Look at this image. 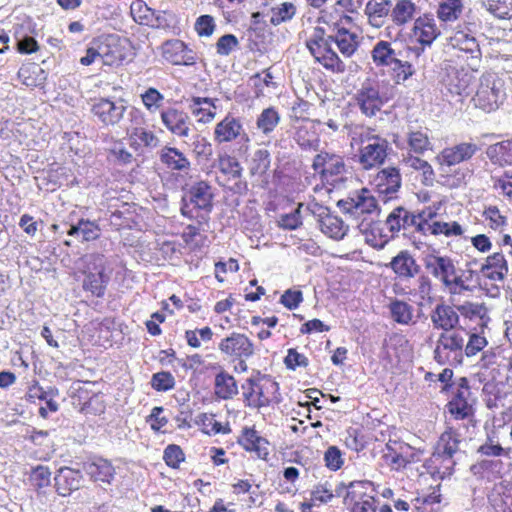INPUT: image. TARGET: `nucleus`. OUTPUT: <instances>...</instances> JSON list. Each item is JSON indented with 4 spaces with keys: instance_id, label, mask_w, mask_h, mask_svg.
<instances>
[{
    "instance_id": "obj_1",
    "label": "nucleus",
    "mask_w": 512,
    "mask_h": 512,
    "mask_svg": "<svg viewBox=\"0 0 512 512\" xmlns=\"http://www.w3.org/2000/svg\"><path fill=\"white\" fill-rule=\"evenodd\" d=\"M461 441V435L452 428H448L441 434L433 458L435 461L442 460L445 470L441 472L440 469H437L432 472L433 476L443 479L445 476L452 475L454 466L464 454L459 448Z\"/></svg>"
},
{
    "instance_id": "obj_2",
    "label": "nucleus",
    "mask_w": 512,
    "mask_h": 512,
    "mask_svg": "<svg viewBox=\"0 0 512 512\" xmlns=\"http://www.w3.org/2000/svg\"><path fill=\"white\" fill-rule=\"evenodd\" d=\"M85 263L83 289L91 292L93 296L103 297L109 277L105 275V257L99 253L84 256Z\"/></svg>"
},
{
    "instance_id": "obj_3",
    "label": "nucleus",
    "mask_w": 512,
    "mask_h": 512,
    "mask_svg": "<svg viewBox=\"0 0 512 512\" xmlns=\"http://www.w3.org/2000/svg\"><path fill=\"white\" fill-rule=\"evenodd\" d=\"M312 168L320 175L322 181L333 186L343 182L345 175L351 174L343 157L325 151L320 152L314 157Z\"/></svg>"
},
{
    "instance_id": "obj_4",
    "label": "nucleus",
    "mask_w": 512,
    "mask_h": 512,
    "mask_svg": "<svg viewBox=\"0 0 512 512\" xmlns=\"http://www.w3.org/2000/svg\"><path fill=\"white\" fill-rule=\"evenodd\" d=\"M212 187L206 181L193 183L182 197L181 214L187 218L194 217V210L210 213L213 208Z\"/></svg>"
},
{
    "instance_id": "obj_5",
    "label": "nucleus",
    "mask_w": 512,
    "mask_h": 512,
    "mask_svg": "<svg viewBox=\"0 0 512 512\" xmlns=\"http://www.w3.org/2000/svg\"><path fill=\"white\" fill-rule=\"evenodd\" d=\"M504 93L500 88V81L494 73H484L479 79V86L473 97L475 106L485 112L498 109Z\"/></svg>"
},
{
    "instance_id": "obj_6",
    "label": "nucleus",
    "mask_w": 512,
    "mask_h": 512,
    "mask_svg": "<svg viewBox=\"0 0 512 512\" xmlns=\"http://www.w3.org/2000/svg\"><path fill=\"white\" fill-rule=\"evenodd\" d=\"M337 206L344 214L359 219L362 215L371 214L377 209V200L369 190L363 188L339 200Z\"/></svg>"
},
{
    "instance_id": "obj_7",
    "label": "nucleus",
    "mask_w": 512,
    "mask_h": 512,
    "mask_svg": "<svg viewBox=\"0 0 512 512\" xmlns=\"http://www.w3.org/2000/svg\"><path fill=\"white\" fill-rule=\"evenodd\" d=\"M127 110V102L118 98H99L92 105L91 112L105 126H114L118 124Z\"/></svg>"
},
{
    "instance_id": "obj_8",
    "label": "nucleus",
    "mask_w": 512,
    "mask_h": 512,
    "mask_svg": "<svg viewBox=\"0 0 512 512\" xmlns=\"http://www.w3.org/2000/svg\"><path fill=\"white\" fill-rule=\"evenodd\" d=\"M463 348L464 338L459 333H441L434 349V359L438 364L444 365L450 361V354L453 353L454 360L460 362Z\"/></svg>"
},
{
    "instance_id": "obj_9",
    "label": "nucleus",
    "mask_w": 512,
    "mask_h": 512,
    "mask_svg": "<svg viewBox=\"0 0 512 512\" xmlns=\"http://www.w3.org/2000/svg\"><path fill=\"white\" fill-rule=\"evenodd\" d=\"M237 139L246 143L250 142V138L243 128L241 120L232 114H227L214 129V140L221 143L232 142Z\"/></svg>"
},
{
    "instance_id": "obj_10",
    "label": "nucleus",
    "mask_w": 512,
    "mask_h": 512,
    "mask_svg": "<svg viewBox=\"0 0 512 512\" xmlns=\"http://www.w3.org/2000/svg\"><path fill=\"white\" fill-rule=\"evenodd\" d=\"M423 264L425 269L444 286L450 285L449 278L456 273V267L450 257L435 253L426 254L423 257Z\"/></svg>"
},
{
    "instance_id": "obj_11",
    "label": "nucleus",
    "mask_w": 512,
    "mask_h": 512,
    "mask_svg": "<svg viewBox=\"0 0 512 512\" xmlns=\"http://www.w3.org/2000/svg\"><path fill=\"white\" fill-rule=\"evenodd\" d=\"M356 100L361 112L368 117L375 116L384 105V100L380 96L377 85L372 84L370 81L362 84L361 88L357 91Z\"/></svg>"
},
{
    "instance_id": "obj_12",
    "label": "nucleus",
    "mask_w": 512,
    "mask_h": 512,
    "mask_svg": "<svg viewBox=\"0 0 512 512\" xmlns=\"http://www.w3.org/2000/svg\"><path fill=\"white\" fill-rule=\"evenodd\" d=\"M161 121L172 134L187 138L191 132V119L189 115L174 107H168L161 111Z\"/></svg>"
},
{
    "instance_id": "obj_13",
    "label": "nucleus",
    "mask_w": 512,
    "mask_h": 512,
    "mask_svg": "<svg viewBox=\"0 0 512 512\" xmlns=\"http://www.w3.org/2000/svg\"><path fill=\"white\" fill-rule=\"evenodd\" d=\"M218 347L222 353L238 359L250 358L254 354V345L250 339L236 332L222 339Z\"/></svg>"
},
{
    "instance_id": "obj_14",
    "label": "nucleus",
    "mask_w": 512,
    "mask_h": 512,
    "mask_svg": "<svg viewBox=\"0 0 512 512\" xmlns=\"http://www.w3.org/2000/svg\"><path fill=\"white\" fill-rule=\"evenodd\" d=\"M163 57L173 65L191 66L196 63V54L183 41L178 39L164 43Z\"/></svg>"
},
{
    "instance_id": "obj_15",
    "label": "nucleus",
    "mask_w": 512,
    "mask_h": 512,
    "mask_svg": "<svg viewBox=\"0 0 512 512\" xmlns=\"http://www.w3.org/2000/svg\"><path fill=\"white\" fill-rule=\"evenodd\" d=\"M389 149V142L386 138L377 140L374 143L365 144L360 149L359 163L364 169H371L384 163Z\"/></svg>"
},
{
    "instance_id": "obj_16",
    "label": "nucleus",
    "mask_w": 512,
    "mask_h": 512,
    "mask_svg": "<svg viewBox=\"0 0 512 512\" xmlns=\"http://www.w3.org/2000/svg\"><path fill=\"white\" fill-rule=\"evenodd\" d=\"M54 482L58 495L66 497L82 486L83 475L80 470L61 467L54 477Z\"/></svg>"
},
{
    "instance_id": "obj_17",
    "label": "nucleus",
    "mask_w": 512,
    "mask_h": 512,
    "mask_svg": "<svg viewBox=\"0 0 512 512\" xmlns=\"http://www.w3.org/2000/svg\"><path fill=\"white\" fill-rule=\"evenodd\" d=\"M320 47L311 48V54L315 61L320 63L326 70L333 73H344L346 70L345 63L340 59L336 51L332 48L334 42H323Z\"/></svg>"
},
{
    "instance_id": "obj_18",
    "label": "nucleus",
    "mask_w": 512,
    "mask_h": 512,
    "mask_svg": "<svg viewBox=\"0 0 512 512\" xmlns=\"http://www.w3.org/2000/svg\"><path fill=\"white\" fill-rule=\"evenodd\" d=\"M388 267L401 279H412L421 272V266L408 250H401Z\"/></svg>"
},
{
    "instance_id": "obj_19",
    "label": "nucleus",
    "mask_w": 512,
    "mask_h": 512,
    "mask_svg": "<svg viewBox=\"0 0 512 512\" xmlns=\"http://www.w3.org/2000/svg\"><path fill=\"white\" fill-rule=\"evenodd\" d=\"M478 150V145L472 142H463L447 147L440 154L441 163L447 166L457 165L471 159Z\"/></svg>"
},
{
    "instance_id": "obj_20",
    "label": "nucleus",
    "mask_w": 512,
    "mask_h": 512,
    "mask_svg": "<svg viewBox=\"0 0 512 512\" xmlns=\"http://www.w3.org/2000/svg\"><path fill=\"white\" fill-rule=\"evenodd\" d=\"M431 322L436 329L445 332L455 329L459 324V315L454 307L439 303L431 312Z\"/></svg>"
},
{
    "instance_id": "obj_21",
    "label": "nucleus",
    "mask_w": 512,
    "mask_h": 512,
    "mask_svg": "<svg viewBox=\"0 0 512 512\" xmlns=\"http://www.w3.org/2000/svg\"><path fill=\"white\" fill-rule=\"evenodd\" d=\"M417 222L416 214L410 212L406 208L399 206L393 209L386 219V225L389 231L393 234L399 233L401 230L404 233L411 228H414Z\"/></svg>"
},
{
    "instance_id": "obj_22",
    "label": "nucleus",
    "mask_w": 512,
    "mask_h": 512,
    "mask_svg": "<svg viewBox=\"0 0 512 512\" xmlns=\"http://www.w3.org/2000/svg\"><path fill=\"white\" fill-rule=\"evenodd\" d=\"M379 194H384L383 201L386 202V196L396 193L401 187V175L397 168L387 167L378 172L375 179Z\"/></svg>"
},
{
    "instance_id": "obj_23",
    "label": "nucleus",
    "mask_w": 512,
    "mask_h": 512,
    "mask_svg": "<svg viewBox=\"0 0 512 512\" xmlns=\"http://www.w3.org/2000/svg\"><path fill=\"white\" fill-rule=\"evenodd\" d=\"M84 470L94 482L111 484L115 477V468L110 461L103 458L85 463Z\"/></svg>"
},
{
    "instance_id": "obj_24",
    "label": "nucleus",
    "mask_w": 512,
    "mask_h": 512,
    "mask_svg": "<svg viewBox=\"0 0 512 512\" xmlns=\"http://www.w3.org/2000/svg\"><path fill=\"white\" fill-rule=\"evenodd\" d=\"M98 48L99 58H101L104 65H115L122 62L124 55L114 36H108L104 40L94 43Z\"/></svg>"
},
{
    "instance_id": "obj_25",
    "label": "nucleus",
    "mask_w": 512,
    "mask_h": 512,
    "mask_svg": "<svg viewBox=\"0 0 512 512\" xmlns=\"http://www.w3.org/2000/svg\"><path fill=\"white\" fill-rule=\"evenodd\" d=\"M319 217V226L325 235L335 240H341L346 236L349 226L340 217L330 214L328 210Z\"/></svg>"
},
{
    "instance_id": "obj_26",
    "label": "nucleus",
    "mask_w": 512,
    "mask_h": 512,
    "mask_svg": "<svg viewBox=\"0 0 512 512\" xmlns=\"http://www.w3.org/2000/svg\"><path fill=\"white\" fill-rule=\"evenodd\" d=\"M242 389L246 406L259 409L270 404L269 398L265 396L263 388L258 384L257 380L248 378L242 384Z\"/></svg>"
},
{
    "instance_id": "obj_27",
    "label": "nucleus",
    "mask_w": 512,
    "mask_h": 512,
    "mask_svg": "<svg viewBox=\"0 0 512 512\" xmlns=\"http://www.w3.org/2000/svg\"><path fill=\"white\" fill-rule=\"evenodd\" d=\"M481 273L492 281H502L508 273V265L502 253H494L487 257L481 266Z\"/></svg>"
},
{
    "instance_id": "obj_28",
    "label": "nucleus",
    "mask_w": 512,
    "mask_h": 512,
    "mask_svg": "<svg viewBox=\"0 0 512 512\" xmlns=\"http://www.w3.org/2000/svg\"><path fill=\"white\" fill-rule=\"evenodd\" d=\"M239 443L246 451H253L261 459H266L269 454L268 441L259 436L253 428H244Z\"/></svg>"
},
{
    "instance_id": "obj_29",
    "label": "nucleus",
    "mask_w": 512,
    "mask_h": 512,
    "mask_svg": "<svg viewBox=\"0 0 512 512\" xmlns=\"http://www.w3.org/2000/svg\"><path fill=\"white\" fill-rule=\"evenodd\" d=\"M238 385L235 378L225 370L221 369L215 375L214 395L221 400H230L238 394Z\"/></svg>"
},
{
    "instance_id": "obj_30",
    "label": "nucleus",
    "mask_w": 512,
    "mask_h": 512,
    "mask_svg": "<svg viewBox=\"0 0 512 512\" xmlns=\"http://www.w3.org/2000/svg\"><path fill=\"white\" fill-rule=\"evenodd\" d=\"M372 59L377 66H392L399 57H404L402 51H397L387 41H379L371 51Z\"/></svg>"
},
{
    "instance_id": "obj_31",
    "label": "nucleus",
    "mask_w": 512,
    "mask_h": 512,
    "mask_svg": "<svg viewBox=\"0 0 512 512\" xmlns=\"http://www.w3.org/2000/svg\"><path fill=\"white\" fill-rule=\"evenodd\" d=\"M66 233L68 236L81 239V241H93L99 238L101 229L94 221L80 219L76 224L69 225Z\"/></svg>"
},
{
    "instance_id": "obj_32",
    "label": "nucleus",
    "mask_w": 512,
    "mask_h": 512,
    "mask_svg": "<svg viewBox=\"0 0 512 512\" xmlns=\"http://www.w3.org/2000/svg\"><path fill=\"white\" fill-rule=\"evenodd\" d=\"M391 5L390 0H382L381 2L368 1L365 7V14L368 16L370 24L377 28L383 26L385 18L390 16Z\"/></svg>"
},
{
    "instance_id": "obj_33",
    "label": "nucleus",
    "mask_w": 512,
    "mask_h": 512,
    "mask_svg": "<svg viewBox=\"0 0 512 512\" xmlns=\"http://www.w3.org/2000/svg\"><path fill=\"white\" fill-rule=\"evenodd\" d=\"M414 34L422 45H431L440 34L434 19L423 17L418 18L414 23Z\"/></svg>"
},
{
    "instance_id": "obj_34",
    "label": "nucleus",
    "mask_w": 512,
    "mask_h": 512,
    "mask_svg": "<svg viewBox=\"0 0 512 512\" xmlns=\"http://www.w3.org/2000/svg\"><path fill=\"white\" fill-rule=\"evenodd\" d=\"M389 312L393 321L401 325L415 324L414 308L408 302L399 299H393L389 305Z\"/></svg>"
},
{
    "instance_id": "obj_35",
    "label": "nucleus",
    "mask_w": 512,
    "mask_h": 512,
    "mask_svg": "<svg viewBox=\"0 0 512 512\" xmlns=\"http://www.w3.org/2000/svg\"><path fill=\"white\" fill-rule=\"evenodd\" d=\"M160 159L169 169L186 171L190 169V161L177 148L165 146L160 153Z\"/></svg>"
},
{
    "instance_id": "obj_36",
    "label": "nucleus",
    "mask_w": 512,
    "mask_h": 512,
    "mask_svg": "<svg viewBox=\"0 0 512 512\" xmlns=\"http://www.w3.org/2000/svg\"><path fill=\"white\" fill-rule=\"evenodd\" d=\"M486 153L494 164L500 166L512 165V139L490 145Z\"/></svg>"
},
{
    "instance_id": "obj_37",
    "label": "nucleus",
    "mask_w": 512,
    "mask_h": 512,
    "mask_svg": "<svg viewBox=\"0 0 512 512\" xmlns=\"http://www.w3.org/2000/svg\"><path fill=\"white\" fill-rule=\"evenodd\" d=\"M464 9L462 0H440L437 16L443 22H454L461 16Z\"/></svg>"
},
{
    "instance_id": "obj_38",
    "label": "nucleus",
    "mask_w": 512,
    "mask_h": 512,
    "mask_svg": "<svg viewBox=\"0 0 512 512\" xmlns=\"http://www.w3.org/2000/svg\"><path fill=\"white\" fill-rule=\"evenodd\" d=\"M296 6L292 2H283L277 6L271 7L267 15L270 17V23L278 26L290 21L296 14Z\"/></svg>"
},
{
    "instance_id": "obj_39",
    "label": "nucleus",
    "mask_w": 512,
    "mask_h": 512,
    "mask_svg": "<svg viewBox=\"0 0 512 512\" xmlns=\"http://www.w3.org/2000/svg\"><path fill=\"white\" fill-rule=\"evenodd\" d=\"M415 5L411 0H399L390 12V18L397 26L409 22L414 15Z\"/></svg>"
},
{
    "instance_id": "obj_40",
    "label": "nucleus",
    "mask_w": 512,
    "mask_h": 512,
    "mask_svg": "<svg viewBox=\"0 0 512 512\" xmlns=\"http://www.w3.org/2000/svg\"><path fill=\"white\" fill-rule=\"evenodd\" d=\"M280 122V115L274 107L264 109L256 120V127L264 135H269L274 131Z\"/></svg>"
},
{
    "instance_id": "obj_41",
    "label": "nucleus",
    "mask_w": 512,
    "mask_h": 512,
    "mask_svg": "<svg viewBox=\"0 0 512 512\" xmlns=\"http://www.w3.org/2000/svg\"><path fill=\"white\" fill-rule=\"evenodd\" d=\"M454 45L457 46L461 51L469 53L471 59L479 61L481 51L476 39L464 32H457L453 37Z\"/></svg>"
},
{
    "instance_id": "obj_42",
    "label": "nucleus",
    "mask_w": 512,
    "mask_h": 512,
    "mask_svg": "<svg viewBox=\"0 0 512 512\" xmlns=\"http://www.w3.org/2000/svg\"><path fill=\"white\" fill-rule=\"evenodd\" d=\"M483 7L498 19L512 18V0H482Z\"/></svg>"
},
{
    "instance_id": "obj_43",
    "label": "nucleus",
    "mask_w": 512,
    "mask_h": 512,
    "mask_svg": "<svg viewBox=\"0 0 512 512\" xmlns=\"http://www.w3.org/2000/svg\"><path fill=\"white\" fill-rule=\"evenodd\" d=\"M411 295H415L420 302L418 306H422L423 302L431 303L433 301L432 296V281L426 274H421L415 283V288L410 291Z\"/></svg>"
},
{
    "instance_id": "obj_44",
    "label": "nucleus",
    "mask_w": 512,
    "mask_h": 512,
    "mask_svg": "<svg viewBox=\"0 0 512 512\" xmlns=\"http://www.w3.org/2000/svg\"><path fill=\"white\" fill-rule=\"evenodd\" d=\"M216 167L233 179H239L242 176L243 169L239 161L226 153L218 156Z\"/></svg>"
},
{
    "instance_id": "obj_45",
    "label": "nucleus",
    "mask_w": 512,
    "mask_h": 512,
    "mask_svg": "<svg viewBox=\"0 0 512 512\" xmlns=\"http://www.w3.org/2000/svg\"><path fill=\"white\" fill-rule=\"evenodd\" d=\"M271 163V156L267 149H258L253 153L251 164H250V174L251 175H264Z\"/></svg>"
},
{
    "instance_id": "obj_46",
    "label": "nucleus",
    "mask_w": 512,
    "mask_h": 512,
    "mask_svg": "<svg viewBox=\"0 0 512 512\" xmlns=\"http://www.w3.org/2000/svg\"><path fill=\"white\" fill-rule=\"evenodd\" d=\"M154 11L142 0H136L130 6V14L133 20L140 25L149 26L153 21Z\"/></svg>"
},
{
    "instance_id": "obj_47",
    "label": "nucleus",
    "mask_w": 512,
    "mask_h": 512,
    "mask_svg": "<svg viewBox=\"0 0 512 512\" xmlns=\"http://www.w3.org/2000/svg\"><path fill=\"white\" fill-rule=\"evenodd\" d=\"M29 480L38 491L44 489L51 484V471L44 465L32 467Z\"/></svg>"
},
{
    "instance_id": "obj_48",
    "label": "nucleus",
    "mask_w": 512,
    "mask_h": 512,
    "mask_svg": "<svg viewBox=\"0 0 512 512\" xmlns=\"http://www.w3.org/2000/svg\"><path fill=\"white\" fill-rule=\"evenodd\" d=\"M370 485L369 481H354L351 482L347 487L346 495L344 496V504L350 505V503L357 500H363L369 497L366 494V488Z\"/></svg>"
},
{
    "instance_id": "obj_49",
    "label": "nucleus",
    "mask_w": 512,
    "mask_h": 512,
    "mask_svg": "<svg viewBox=\"0 0 512 512\" xmlns=\"http://www.w3.org/2000/svg\"><path fill=\"white\" fill-rule=\"evenodd\" d=\"M430 229V234L432 235H440L444 234L445 236H460L463 233L462 227L457 222L447 223V222H439L435 221L431 223V226H428Z\"/></svg>"
},
{
    "instance_id": "obj_50",
    "label": "nucleus",
    "mask_w": 512,
    "mask_h": 512,
    "mask_svg": "<svg viewBox=\"0 0 512 512\" xmlns=\"http://www.w3.org/2000/svg\"><path fill=\"white\" fill-rule=\"evenodd\" d=\"M408 144L412 151L422 154L430 147L428 134L424 131H410L408 133Z\"/></svg>"
},
{
    "instance_id": "obj_51",
    "label": "nucleus",
    "mask_w": 512,
    "mask_h": 512,
    "mask_svg": "<svg viewBox=\"0 0 512 512\" xmlns=\"http://www.w3.org/2000/svg\"><path fill=\"white\" fill-rule=\"evenodd\" d=\"M403 58L404 57H399L396 62L390 66L394 72V78L397 84L405 82L415 73L412 64L407 60H403Z\"/></svg>"
},
{
    "instance_id": "obj_52",
    "label": "nucleus",
    "mask_w": 512,
    "mask_h": 512,
    "mask_svg": "<svg viewBox=\"0 0 512 512\" xmlns=\"http://www.w3.org/2000/svg\"><path fill=\"white\" fill-rule=\"evenodd\" d=\"M151 385L156 391H168L174 388L175 379L170 372L161 371L153 374Z\"/></svg>"
},
{
    "instance_id": "obj_53",
    "label": "nucleus",
    "mask_w": 512,
    "mask_h": 512,
    "mask_svg": "<svg viewBox=\"0 0 512 512\" xmlns=\"http://www.w3.org/2000/svg\"><path fill=\"white\" fill-rule=\"evenodd\" d=\"M191 146L195 155L200 159L209 160L212 156V145L205 137L195 135Z\"/></svg>"
},
{
    "instance_id": "obj_54",
    "label": "nucleus",
    "mask_w": 512,
    "mask_h": 512,
    "mask_svg": "<svg viewBox=\"0 0 512 512\" xmlns=\"http://www.w3.org/2000/svg\"><path fill=\"white\" fill-rule=\"evenodd\" d=\"M163 459L169 467L178 468L180 463L184 461L185 456L178 445L170 444L164 450Z\"/></svg>"
},
{
    "instance_id": "obj_55",
    "label": "nucleus",
    "mask_w": 512,
    "mask_h": 512,
    "mask_svg": "<svg viewBox=\"0 0 512 512\" xmlns=\"http://www.w3.org/2000/svg\"><path fill=\"white\" fill-rule=\"evenodd\" d=\"M142 102L150 112H155L160 108L164 96L155 88H148L142 95Z\"/></svg>"
},
{
    "instance_id": "obj_56",
    "label": "nucleus",
    "mask_w": 512,
    "mask_h": 512,
    "mask_svg": "<svg viewBox=\"0 0 512 512\" xmlns=\"http://www.w3.org/2000/svg\"><path fill=\"white\" fill-rule=\"evenodd\" d=\"M301 225L300 206L290 213L280 215L278 220V226L286 230H295Z\"/></svg>"
},
{
    "instance_id": "obj_57",
    "label": "nucleus",
    "mask_w": 512,
    "mask_h": 512,
    "mask_svg": "<svg viewBox=\"0 0 512 512\" xmlns=\"http://www.w3.org/2000/svg\"><path fill=\"white\" fill-rule=\"evenodd\" d=\"M239 46L237 37L233 34L221 36L216 43V51L221 56H228Z\"/></svg>"
},
{
    "instance_id": "obj_58",
    "label": "nucleus",
    "mask_w": 512,
    "mask_h": 512,
    "mask_svg": "<svg viewBox=\"0 0 512 512\" xmlns=\"http://www.w3.org/2000/svg\"><path fill=\"white\" fill-rule=\"evenodd\" d=\"M346 38L333 37V42L337 45L339 51L345 57L352 56L357 50L358 36H345Z\"/></svg>"
},
{
    "instance_id": "obj_59",
    "label": "nucleus",
    "mask_w": 512,
    "mask_h": 512,
    "mask_svg": "<svg viewBox=\"0 0 512 512\" xmlns=\"http://www.w3.org/2000/svg\"><path fill=\"white\" fill-rule=\"evenodd\" d=\"M448 411L455 419L461 420L467 418L472 413V407L468 401L450 400L447 404Z\"/></svg>"
},
{
    "instance_id": "obj_60",
    "label": "nucleus",
    "mask_w": 512,
    "mask_h": 512,
    "mask_svg": "<svg viewBox=\"0 0 512 512\" xmlns=\"http://www.w3.org/2000/svg\"><path fill=\"white\" fill-rule=\"evenodd\" d=\"M215 27V21L211 15H201L197 18L195 22V30L201 37L211 36L215 30Z\"/></svg>"
},
{
    "instance_id": "obj_61",
    "label": "nucleus",
    "mask_w": 512,
    "mask_h": 512,
    "mask_svg": "<svg viewBox=\"0 0 512 512\" xmlns=\"http://www.w3.org/2000/svg\"><path fill=\"white\" fill-rule=\"evenodd\" d=\"M325 465L332 471L340 469L343 465V458L340 449L330 446L324 453Z\"/></svg>"
},
{
    "instance_id": "obj_62",
    "label": "nucleus",
    "mask_w": 512,
    "mask_h": 512,
    "mask_svg": "<svg viewBox=\"0 0 512 512\" xmlns=\"http://www.w3.org/2000/svg\"><path fill=\"white\" fill-rule=\"evenodd\" d=\"M405 162L409 167L422 171L425 180L433 181L434 171L432 166L427 161L418 157L410 156L405 159Z\"/></svg>"
},
{
    "instance_id": "obj_63",
    "label": "nucleus",
    "mask_w": 512,
    "mask_h": 512,
    "mask_svg": "<svg viewBox=\"0 0 512 512\" xmlns=\"http://www.w3.org/2000/svg\"><path fill=\"white\" fill-rule=\"evenodd\" d=\"M284 363L288 369L295 370L297 367H307L309 360L305 355L297 352L296 349L290 348Z\"/></svg>"
},
{
    "instance_id": "obj_64",
    "label": "nucleus",
    "mask_w": 512,
    "mask_h": 512,
    "mask_svg": "<svg viewBox=\"0 0 512 512\" xmlns=\"http://www.w3.org/2000/svg\"><path fill=\"white\" fill-rule=\"evenodd\" d=\"M149 27L167 30L173 26V15L166 11H154Z\"/></svg>"
}]
</instances>
